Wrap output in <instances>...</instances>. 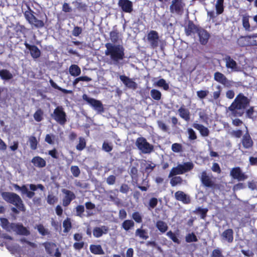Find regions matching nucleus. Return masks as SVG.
<instances>
[{
    "label": "nucleus",
    "mask_w": 257,
    "mask_h": 257,
    "mask_svg": "<svg viewBox=\"0 0 257 257\" xmlns=\"http://www.w3.org/2000/svg\"><path fill=\"white\" fill-rule=\"evenodd\" d=\"M71 172L75 177H78L80 173L79 168L76 166H72L71 167Z\"/></svg>",
    "instance_id": "51"
},
{
    "label": "nucleus",
    "mask_w": 257,
    "mask_h": 257,
    "mask_svg": "<svg viewBox=\"0 0 257 257\" xmlns=\"http://www.w3.org/2000/svg\"><path fill=\"white\" fill-rule=\"evenodd\" d=\"M223 2L224 0H217V2L215 4V8L216 10V13L217 15L221 14L223 12Z\"/></svg>",
    "instance_id": "33"
},
{
    "label": "nucleus",
    "mask_w": 257,
    "mask_h": 257,
    "mask_svg": "<svg viewBox=\"0 0 257 257\" xmlns=\"http://www.w3.org/2000/svg\"><path fill=\"white\" fill-rule=\"evenodd\" d=\"M216 89L217 90L213 93V97L214 99H217L218 98H219L221 91V86L219 85H217L216 86Z\"/></svg>",
    "instance_id": "56"
},
{
    "label": "nucleus",
    "mask_w": 257,
    "mask_h": 257,
    "mask_svg": "<svg viewBox=\"0 0 257 257\" xmlns=\"http://www.w3.org/2000/svg\"><path fill=\"white\" fill-rule=\"evenodd\" d=\"M202 183L206 187H212L214 186V182L211 177L208 175L205 171L201 173L200 177Z\"/></svg>",
    "instance_id": "15"
},
{
    "label": "nucleus",
    "mask_w": 257,
    "mask_h": 257,
    "mask_svg": "<svg viewBox=\"0 0 257 257\" xmlns=\"http://www.w3.org/2000/svg\"><path fill=\"white\" fill-rule=\"evenodd\" d=\"M255 112L253 110V107H250L246 110V115L247 117L253 119L255 117Z\"/></svg>",
    "instance_id": "48"
},
{
    "label": "nucleus",
    "mask_w": 257,
    "mask_h": 257,
    "mask_svg": "<svg viewBox=\"0 0 257 257\" xmlns=\"http://www.w3.org/2000/svg\"><path fill=\"white\" fill-rule=\"evenodd\" d=\"M21 242L24 244L25 247H34L35 245L34 243L26 240L25 239H21Z\"/></svg>",
    "instance_id": "58"
},
{
    "label": "nucleus",
    "mask_w": 257,
    "mask_h": 257,
    "mask_svg": "<svg viewBox=\"0 0 257 257\" xmlns=\"http://www.w3.org/2000/svg\"><path fill=\"white\" fill-rule=\"evenodd\" d=\"M197 33L199 38L200 43L202 45H205L207 44L210 37L209 33L206 30L202 29H199Z\"/></svg>",
    "instance_id": "18"
},
{
    "label": "nucleus",
    "mask_w": 257,
    "mask_h": 257,
    "mask_svg": "<svg viewBox=\"0 0 257 257\" xmlns=\"http://www.w3.org/2000/svg\"><path fill=\"white\" fill-rule=\"evenodd\" d=\"M110 38L112 42H116L118 40V33L116 31L111 32Z\"/></svg>",
    "instance_id": "59"
},
{
    "label": "nucleus",
    "mask_w": 257,
    "mask_h": 257,
    "mask_svg": "<svg viewBox=\"0 0 257 257\" xmlns=\"http://www.w3.org/2000/svg\"><path fill=\"white\" fill-rule=\"evenodd\" d=\"M30 147L32 150H36L37 147L38 141L36 137L31 136L29 138Z\"/></svg>",
    "instance_id": "42"
},
{
    "label": "nucleus",
    "mask_w": 257,
    "mask_h": 257,
    "mask_svg": "<svg viewBox=\"0 0 257 257\" xmlns=\"http://www.w3.org/2000/svg\"><path fill=\"white\" fill-rule=\"evenodd\" d=\"M248 39V38L247 37V36L244 37H241L238 39L237 43L241 46L249 45Z\"/></svg>",
    "instance_id": "40"
},
{
    "label": "nucleus",
    "mask_w": 257,
    "mask_h": 257,
    "mask_svg": "<svg viewBox=\"0 0 257 257\" xmlns=\"http://www.w3.org/2000/svg\"><path fill=\"white\" fill-rule=\"evenodd\" d=\"M82 29L78 26L75 27L72 31V35L77 37L82 33Z\"/></svg>",
    "instance_id": "57"
},
{
    "label": "nucleus",
    "mask_w": 257,
    "mask_h": 257,
    "mask_svg": "<svg viewBox=\"0 0 257 257\" xmlns=\"http://www.w3.org/2000/svg\"><path fill=\"white\" fill-rule=\"evenodd\" d=\"M193 126L198 130L202 136L206 137L208 135L209 131L208 129L204 126L198 123H194L193 124Z\"/></svg>",
    "instance_id": "27"
},
{
    "label": "nucleus",
    "mask_w": 257,
    "mask_h": 257,
    "mask_svg": "<svg viewBox=\"0 0 257 257\" xmlns=\"http://www.w3.org/2000/svg\"><path fill=\"white\" fill-rule=\"evenodd\" d=\"M63 226L64 228V232H67L70 230L71 228V223L69 219L67 218L63 221Z\"/></svg>",
    "instance_id": "47"
},
{
    "label": "nucleus",
    "mask_w": 257,
    "mask_h": 257,
    "mask_svg": "<svg viewBox=\"0 0 257 257\" xmlns=\"http://www.w3.org/2000/svg\"><path fill=\"white\" fill-rule=\"evenodd\" d=\"M62 192L65 194L63 199V205L67 206L75 198V195L72 192L66 189H63Z\"/></svg>",
    "instance_id": "17"
},
{
    "label": "nucleus",
    "mask_w": 257,
    "mask_h": 257,
    "mask_svg": "<svg viewBox=\"0 0 257 257\" xmlns=\"http://www.w3.org/2000/svg\"><path fill=\"white\" fill-rule=\"evenodd\" d=\"M43 111L41 109L38 110L34 114V119L37 121H40L43 118Z\"/></svg>",
    "instance_id": "49"
},
{
    "label": "nucleus",
    "mask_w": 257,
    "mask_h": 257,
    "mask_svg": "<svg viewBox=\"0 0 257 257\" xmlns=\"http://www.w3.org/2000/svg\"><path fill=\"white\" fill-rule=\"evenodd\" d=\"M25 45L30 50L31 56L34 58H37L40 56L41 52L37 47L34 45H31L26 43H25Z\"/></svg>",
    "instance_id": "20"
},
{
    "label": "nucleus",
    "mask_w": 257,
    "mask_h": 257,
    "mask_svg": "<svg viewBox=\"0 0 257 257\" xmlns=\"http://www.w3.org/2000/svg\"><path fill=\"white\" fill-rule=\"evenodd\" d=\"M178 112L179 115L183 119L185 120L186 121H188L190 118V114L189 110L188 109L185 108L184 107H181L178 109Z\"/></svg>",
    "instance_id": "25"
},
{
    "label": "nucleus",
    "mask_w": 257,
    "mask_h": 257,
    "mask_svg": "<svg viewBox=\"0 0 257 257\" xmlns=\"http://www.w3.org/2000/svg\"><path fill=\"white\" fill-rule=\"evenodd\" d=\"M3 199L7 202L13 204L18 208L22 210L23 208V204L22 201L19 195L11 192H3L2 194Z\"/></svg>",
    "instance_id": "4"
},
{
    "label": "nucleus",
    "mask_w": 257,
    "mask_h": 257,
    "mask_svg": "<svg viewBox=\"0 0 257 257\" xmlns=\"http://www.w3.org/2000/svg\"><path fill=\"white\" fill-rule=\"evenodd\" d=\"M135 223L132 220H126L122 223V227L126 231L132 229L134 226Z\"/></svg>",
    "instance_id": "34"
},
{
    "label": "nucleus",
    "mask_w": 257,
    "mask_h": 257,
    "mask_svg": "<svg viewBox=\"0 0 257 257\" xmlns=\"http://www.w3.org/2000/svg\"><path fill=\"white\" fill-rule=\"evenodd\" d=\"M132 218L138 223H140L142 221V215L138 212H134L133 214Z\"/></svg>",
    "instance_id": "52"
},
{
    "label": "nucleus",
    "mask_w": 257,
    "mask_h": 257,
    "mask_svg": "<svg viewBox=\"0 0 257 257\" xmlns=\"http://www.w3.org/2000/svg\"><path fill=\"white\" fill-rule=\"evenodd\" d=\"M147 39L152 47L154 48L159 46L160 40L158 33L156 31H151L148 34Z\"/></svg>",
    "instance_id": "10"
},
{
    "label": "nucleus",
    "mask_w": 257,
    "mask_h": 257,
    "mask_svg": "<svg viewBox=\"0 0 257 257\" xmlns=\"http://www.w3.org/2000/svg\"><path fill=\"white\" fill-rule=\"evenodd\" d=\"M1 225L6 230L9 231H15L18 234L27 235L29 231L26 228L20 224H10L8 220L6 218H1Z\"/></svg>",
    "instance_id": "3"
},
{
    "label": "nucleus",
    "mask_w": 257,
    "mask_h": 257,
    "mask_svg": "<svg viewBox=\"0 0 257 257\" xmlns=\"http://www.w3.org/2000/svg\"><path fill=\"white\" fill-rule=\"evenodd\" d=\"M57 201V198L51 195H49L47 198V202L50 204H53Z\"/></svg>",
    "instance_id": "62"
},
{
    "label": "nucleus",
    "mask_w": 257,
    "mask_h": 257,
    "mask_svg": "<svg viewBox=\"0 0 257 257\" xmlns=\"http://www.w3.org/2000/svg\"><path fill=\"white\" fill-rule=\"evenodd\" d=\"M185 240L187 242H196L198 240L196 236L193 233H189L185 237Z\"/></svg>",
    "instance_id": "46"
},
{
    "label": "nucleus",
    "mask_w": 257,
    "mask_h": 257,
    "mask_svg": "<svg viewBox=\"0 0 257 257\" xmlns=\"http://www.w3.org/2000/svg\"><path fill=\"white\" fill-rule=\"evenodd\" d=\"M83 99L86 101L96 111L101 112L103 111V108L101 102L94 98L88 97L87 95L84 94Z\"/></svg>",
    "instance_id": "9"
},
{
    "label": "nucleus",
    "mask_w": 257,
    "mask_h": 257,
    "mask_svg": "<svg viewBox=\"0 0 257 257\" xmlns=\"http://www.w3.org/2000/svg\"><path fill=\"white\" fill-rule=\"evenodd\" d=\"M214 79L215 81L224 85L225 86L229 87L232 86V82L228 80L226 76L220 72H215L214 74Z\"/></svg>",
    "instance_id": "13"
},
{
    "label": "nucleus",
    "mask_w": 257,
    "mask_h": 257,
    "mask_svg": "<svg viewBox=\"0 0 257 257\" xmlns=\"http://www.w3.org/2000/svg\"><path fill=\"white\" fill-rule=\"evenodd\" d=\"M175 197L177 200L182 201L185 203H188L190 202L189 197L182 191L176 192L175 194Z\"/></svg>",
    "instance_id": "22"
},
{
    "label": "nucleus",
    "mask_w": 257,
    "mask_h": 257,
    "mask_svg": "<svg viewBox=\"0 0 257 257\" xmlns=\"http://www.w3.org/2000/svg\"><path fill=\"white\" fill-rule=\"evenodd\" d=\"M32 163L37 167L42 168L46 166V161L40 157H35L32 160Z\"/></svg>",
    "instance_id": "26"
},
{
    "label": "nucleus",
    "mask_w": 257,
    "mask_h": 257,
    "mask_svg": "<svg viewBox=\"0 0 257 257\" xmlns=\"http://www.w3.org/2000/svg\"><path fill=\"white\" fill-rule=\"evenodd\" d=\"M184 6L185 4L182 0H172L170 7V11L181 15L183 13Z\"/></svg>",
    "instance_id": "8"
},
{
    "label": "nucleus",
    "mask_w": 257,
    "mask_h": 257,
    "mask_svg": "<svg viewBox=\"0 0 257 257\" xmlns=\"http://www.w3.org/2000/svg\"><path fill=\"white\" fill-rule=\"evenodd\" d=\"M172 150L176 153H179L182 150V145L180 144L174 143L172 145Z\"/></svg>",
    "instance_id": "53"
},
{
    "label": "nucleus",
    "mask_w": 257,
    "mask_h": 257,
    "mask_svg": "<svg viewBox=\"0 0 257 257\" xmlns=\"http://www.w3.org/2000/svg\"><path fill=\"white\" fill-rule=\"evenodd\" d=\"M118 5L125 13H131L133 11V3L129 0H119Z\"/></svg>",
    "instance_id": "16"
},
{
    "label": "nucleus",
    "mask_w": 257,
    "mask_h": 257,
    "mask_svg": "<svg viewBox=\"0 0 257 257\" xmlns=\"http://www.w3.org/2000/svg\"><path fill=\"white\" fill-rule=\"evenodd\" d=\"M108 230V227L105 226H102L99 227H95L93 229V234L95 237H99L103 234H106Z\"/></svg>",
    "instance_id": "21"
},
{
    "label": "nucleus",
    "mask_w": 257,
    "mask_h": 257,
    "mask_svg": "<svg viewBox=\"0 0 257 257\" xmlns=\"http://www.w3.org/2000/svg\"><path fill=\"white\" fill-rule=\"evenodd\" d=\"M77 215L81 216L84 211V207L82 205H79L76 208Z\"/></svg>",
    "instance_id": "63"
},
{
    "label": "nucleus",
    "mask_w": 257,
    "mask_h": 257,
    "mask_svg": "<svg viewBox=\"0 0 257 257\" xmlns=\"http://www.w3.org/2000/svg\"><path fill=\"white\" fill-rule=\"evenodd\" d=\"M185 30L186 35L190 36L195 32H198L199 29L193 23L189 22Z\"/></svg>",
    "instance_id": "23"
},
{
    "label": "nucleus",
    "mask_w": 257,
    "mask_h": 257,
    "mask_svg": "<svg viewBox=\"0 0 257 257\" xmlns=\"http://www.w3.org/2000/svg\"><path fill=\"white\" fill-rule=\"evenodd\" d=\"M193 164L191 162H186L183 164H179L176 167L173 168L169 174V177H173L176 175L182 174L192 170Z\"/></svg>",
    "instance_id": "5"
},
{
    "label": "nucleus",
    "mask_w": 257,
    "mask_h": 257,
    "mask_svg": "<svg viewBox=\"0 0 257 257\" xmlns=\"http://www.w3.org/2000/svg\"><path fill=\"white\" fill-rule=\"evenodd\" d=\"M249 16L244 15L242 16V25L246 31H249L250 29V25L249 23Z\"/></svg>",
    "instance_id": "38"
},
{
    "label": "nucleus",
    "mask_w": 257,
    "mask_h": 257,
    "mask_svg": "<svg viewBox=\"0 0 257 257\" xmlns=\"http://www.w3.org/2000/svg\"><path fill=\"white\" fill-rule=\"evenodd\" d=\"M223 60L225 63L226 67L228 69H230L231 72H236L239 70V68L236 62L230 56H226Z\"/></svg>",
    "instance_id": "12"
},
{
    "label": "nucleus",
    "mask_w": 257,
    "mask_h": 257,
    "mask_svg": "<svg viewBox=\"0 0 257 257\" xmlns=\"http://www.w3.org/2000/svg\"><path fill=\"white\" fill-rule=\"evenodd\" d=\"M167 236L171 239L174 242L179 244L180 243V240L179 238V231H177L175 232L170 230L168 231L166 233Z\"/></svg>",
    "instance_id": "24"
},
{
    "label": "nucleus",
    "mask_w": 257,
    "mask_h": 257,
    "mask_svg": "<svg viewBox=\"0 0 257 257\" xmlns=\"http://www.w3.org/2000/svg\"><path fill=\"white\" fill-rule=\"evenodd\" d=\"M156 227L162 233H165L168 229L166 222L162 220H158L156 223Z\"/></svg>",
    "instance_id": "28"
},
{
    "label": "nucleus",
    "mask_w": 257,
    "mask_h": 257,
    "mask_svg": "<svg viewBox=\"0 0 257 257\" xmlns=\"http://www.w3.org/2000/svg\"><path fill=\"white\" fill-rule=\"evenodd\" d=\"M0 77L4 80H10L13 78L12 74L6 69L0 70Z\"/></svg>",
    "instance_id": "32"
},
{
    "label": "nucleus",
    "mask_w": 257,
    "mask_h": 257,
    "mask_svg": "<svg viewBox=\"0 0 257 257\" xmlns=\"http://www.w3.org/2000/svg\"><path fill=\"white\" fill-rule=\"evenodd\" d=\"M211 257H223V256L221 255L220 250L216 249L213 251Z\"/></svg>",
    "instance_id": "64"
},
{
    "label": "nucleus",
    "mask_w": 257,
    "mask_h": 257,
    "mask_svg": "<svg viewBox=\"0 0 257 257\" xmlns=\"http://www.w3.org/2000/svg\"><path fill=\"white\" fill-rule=\"evenodd\" d=\"M151 97L156 100H159L161 98V93L160 91L153 89L150 91Z\"/></svg>",
    "instance_id": "37"
},
{
    "label": "nucleus",
    "mask_w": 257,
    "mask_h": 257,
    "mask_svg": "<svg viewBox=\"0 0 257 257\" xmlns=\"http://www.w3.org/2000/svg\"><path fill=\"white\" fill-rule=\"evenodd\" d=\"M30 189L33 191H36L37 189H40L42 191L44 190V186L41 184H38L37 185L34 184L29 185Z\"/></svg>",
    "instance_id": "55"
},
{
    "label": "nucleus",
    "mask_w": 257,
    "mask_h": 257,
    "mask_svg": "<svg viewBox=\"0 0 257 257\" xmlns=\"http://www.w3.org/2000/svg\"><path fill=\"white\" fill-rule=\"evenodd\" d=\"M70 74L74 77L79 76L81 73V69L77 65H72L69 67Z\"/></svg>",
    "instance_id": "30"
},
{
    "label": "nucleus",
    "mask_w": 257,
    "mask_h": 257,
    "mask_svg": "<svg viewBox=\"0 0 257 257\" xmlns=\"http://www.w3.org/2000/svg\"><path fill=\"white\" fill-rule=\"evenodd\" d=\"M136 145L138 149L144 154H150L154 149L153 146L149 143L146 139L143 137L137 139Z\"/></svg>",
    "instance_id": "6"
},
{
    "label": "nucleus",
    "mask_w": 257,
    "mask_h": 257,
    "mask_svg": "<svg viewBox=\"0 0 257 257\" xmlns=\"http://www.w3.org/2000/svg\"><path fill=\"white\" fill-rule=\"evenodd\" d=\"M187 132H188V134L189 136L188 138L189 140H194L196 139L197 136H196V133L192 128H188Z\"/></svg>",
    "instance_id": "50"
},
{
    "label": "nucleus",
    "mask_w": 257,
    "mask_h": 257,
    "mask_svg": "<svg viewBox=\"0 0 257 257\" xmlns=\"http://www.w3.org/2000/svg\"><path fill=\"white\" fill-rule=\"evenodd\" d=\"M208 93L209 91L208 90H199L197 92V95L200 99H203Z\"/></svg>",
    "instance_id": "54"
},
{
    "label": "nucleus",
    "mask_w": 257,
    "mask_h": 257,
    "mask_svg": "<svg viewBox=\"0 0 257 257\" xmlns=\"http://www.w3.org/2000/svg\"><path fill=\"white\" fill-rule=\"evenodd\" d=\"M29 23L37 28H42L44 26V22L41 20L37 19L35 17H34V19L31 20Z\"/></svg>",
    "instance_id": "36"
},
{
    "label": "nucleus",
    "mask_w": 257,
    "mask_h": 257,
    "mask_svg": "<svg viewBox=\"0 0 257 257\" xmlns=\"http://www.w3.org/2000/svg\"><path fill=\"white\" fill-rule=\"evenodd\" d=\"M249 45H257V34L247 36Z\"/></svg>",
    "instance_id": "44"
},
{
    "label": "nucleus",
    "mask_w": 257,
    "mask_h": 257,
    "mask_svg": "<svg viewBox=\"0 0 257 257\" xmlns=\"http://www.w3.org/2000/svg\"><path fill=\"white\" fill-rule=\"evenodd\" d=\"M90 250L91 252L96 254H102L103 251L100 245H91L90 246Z\"/></svg>",
    "instance_id": "31"
},
{
    "label": "nucleus",
    "mask_w": 257,
    "mask_h": 257,
    "mask_svg": "<svg viewBox=\"0 0 257 257\" xmlns=\"http://www.w3.org/2000/svg\"><path fill=\"white\" fill-rule=\"evenodd\" d=\"M183 182L182 178L179 176L174 177L172 178L170 183L172 186L181 184Z\"/></svg>",
    "instance_id": "41"
},
{
    "label": "nucleus",
    "mask_w": 257,
    "mask_h": 257,
    "mask_svg": "<svg viewBox=\"0 0 257 257\" xmlns=\"http://www.w3.org/2000/svg\"><path fill=\"white\" fill-rule=\"evenodd\" d=\"M106 49L105 54L109 56L111 60L115 63L118 62L124 58V49L120 45H115L110 43L105 44Z\"/></svg>",
    "instance_id": "2"
},
{
    "label": "nucleus",
    "mask_w": 257,
    "mask_h": 257,
    "mask_svg": "<svg viewBox=\"0 0 257 257\" xmlns=\"http://www.w3.org/2000/svg\"><path fill=\"white\" fill-rule=\"evenodd\" d=\"M86 146V142L84 138H79V144L76 146L77 150L82 151Z\"/></svg>",
    "instance_id": "45"
},
{
    "label": "nucleus",
    "mask_w": 257,
    "mask_h": 257,
    "mask_svg": "<svg viewBox=\"0 0 257 257\" xmlns=\"http://www.w3.org/2000/svg\"><path fill=\"white\" fill-rule=\"evenodd\" d=\"M221 240L223 242L230 243L233 240V231L231 229L225 230L220 235Z\"/></svg>",
    "instance_id": "14"
},
{
    "label": "nucleus",
    "mask_w": 257,
    "mask_h": 257,
    "mask_svg": "<svg viewBox=\"0 0 257 257\" xmlns=\"http://www.w3.org/2000/svg\"><path fill=\"white\" fill-rule=\"evenodd\" d=\"M230 175L232 178L239 181H244L247 178V176L242 172L239 167L232 168L230 171Z\"/></svg>",
    "instance_id": "11"
},
{
    "label": "nucleus",
    "mask_w": 257,
    "mask_h": 257,
    "mask_svg": "<svg viewBox=\"0 0 257 257\" xmlns=\"http://www.w3.org/2000/svg\"><path fill=\"white\" fill-rule=\"evenodd\" d=\"M119 78L126 87L133 89L137 88V83L128 77L124 75H120Z\"/></svg>",
    "instance_id": "19"
},
{
    "label": "nucleus",
    "mask_w": 257,
    "mask_h": 257,
    "mask_svg": "<svg viewBox=\"0 0 257 257\" xmlns=\"http://www.w3.org/2000/svg\"><path fill=\"white\" fill-rule=\"evenodd\" d=\"M135 234L136 236L143 239H147L149 237L147 231L142 228L137 229Z\"/></svg>",
    "instance_id": "35"
},
{
    "label": "nucleus",
    "mask_w": 257,
    "mask_h": 257,
    "mask_svg": "<svg viewBox=\"0 0 257 257\" xmlns=\"http://www.w3.org/2000/svg\"><path fill=\"white\" fill-rule=\"evenodd\" d=\"M112 146L109 143L104 142L102 145V149L107 152H110L112 150Z\"/></svg>",
    "instance_id": "60"
},
{
    "label": "nucleus",
    "mask_w": 257,
    "mask_h": 257,
    "mask_svg": "<svg viewBox=\"0 0 257 257\" xmlns=\"http://www.w3.org/2000/svg\"><path fill=\"white\" fill-rule=\"evenodd\" d=\"M52 117L61 125H64L66 122V114L64 108L61 106H57L51 114Z\"/></svg>",
    "instance_id": "7"
},
{
    "label": "nucleus",
    "mask_w": 257,
    "mask_h": 257,
    "mask_svg": "<svg viewBox=\"0 0 257 257\" xmlns=\"http://www.w3.org/2000/svg\"><path fill=\"white\" fill-rule=\"evenodd\" d=\"M249 103V99L243 94L239 93L227 108V112L229 113V115L234 117L241 116Z\"/></svg>",
    "instance_id": "1"
},
{
    "label": "nucleus",
    "mask_w": 257,
    "mask_h": 257,
    "mask_svg": "<svg viewBox=\"0 0 257 257\" xmlns=\"http://www.w3.org/2000/svg\"><path fill=\"white\" fill-rule=\"evenodd\" d=\"M45 247L46 251L51 254L52 253L53 250L56 248V245L53 243L47 242L45 243Z\"/></svg>",
    "instance_id": "39"
},
{
    "label": "nucleus",
    "mask_w": 257,
    "mask_h": 257,
    "mask_svg": "<svg viewBox=\"0 0 257 257\" xmlns=\"http://www.w3.org/2000/svg\"><path fill=\"white\" fill-rule=\"evenodd\" d=\"M243 147L246 149L250 148L252 145V141L248 134H245L242 140Z\"/></svg>",
    "instance_id": "29"
},
{
    "label": "nucleus",
    "mask_w": 257,
    "mask_h": 257,
    "mask_svg": "<svg viewBox=\"0 0 257 257\" xmlns=\"http://www.w3.org/2000/svg\"><path fill=\"white\" fill-rule=\"evenodd\" d=\"M24 15L26 20L29 22V23L31 21V20L34 19V17H35L30 11L25 12Z\"/></svg>",
    "instance_id": "61"
},
{
    "label": "nucleus",
    "mask_w": 257,
    "mask_h": 257,
    "mask_svg": "<svg viewBox=\"0 0 257 257\" xmlns=\"http://www.w3.org/2000/svg\"><path fill=\"white\" fill-rule=\"evenodd\" d=\"M156 85L159 87H162L164 90H167L169 89V85L164 79H161L156 82Z\"/></svg>",
    "instance_id": "43"
}]
</instances>
